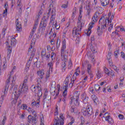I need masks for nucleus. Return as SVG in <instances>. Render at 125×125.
I'll return each instance as SVG.
<instances>
[{"label": "nucleus", "mask_w": 125, "mask_h": 125, "mask_svg": "<svg viewBox=\"0 0 125 125\" xmlns=\"http://www.w3.org/2000/svg\"><path fill=\"white\" fill-rule=\"evenodd\" d=\"M40 98H39L36 102L34 101L32 102L31 105L32 107H36V108H40V106L41 105L40 104Z\"/></svg>", "instance_id": "6ab92c4d"}, {"label": "nucleus", "mask_w": 125, "mask_h": 125, "mask_svg": "<svg viewBox=\"0 0 125 125\" xmlns=\"http://www.w3.org/2000/svg\"><path fill=\"white\" fill-rule=\"evenodd\" d=\"M65 120V117L63 114H61L60 115V119H58L56 123H55L53 125H64V120Z\"/></svg>", "instance_id": "9b49d317"}, {"label": "nucleus", "mask_w": 125, "mask_h": 125, "mask_svg": "<svg viewBox=\"0 0 125 125\" xmlns=\"http://www.w3.org/2000/svg\"><path fill=\"white\" fill-rule=\"evenodd\" d=\"M87 56L90 58L92 63L94 64L95 63V58L94 57L92 53L90 52H88L87 54Z\"/></svg>", "instance_id": "f3484780"}, {"label": "nucleus", "mask_w": 125, "mask_h": 125, "mask_svg": "<svg viewBox=\"0 0 125 125\" xmlns=\"http://www.w3.org/2000/svg\"><path fill=\"white\" fill-rule=\"evenodd\" d=\"M48 19V16H44L42 19L40 23V28H42V31H44L46 28V24H47V20Z\"/></svg>", "instance_id": "1a4fd4ad"}, {"label": "nucleus", "mask_w": 125, "mask_h": 125, "mask_svg": "<svg viewBox=\"0 0 125 125\" xmlns=\"http://www.w3.org/2000/svg\"><path fill=\"white\" fill-rule=\"evenodd\" d=\"M39 88H41V84L40 83L38 84V85L37 87L35 86V85H33L31 86V89L33 92H36V91L39 89Z\"/></svg>", "instance_id": "412c9836"}, {"label": "nucleus", "mask_w": 125, "mask_h": 125, "mask_svg": "<svg viewBox=\"0 0 125 125\" xmlns=\"http://www.w3.org/2000/svg\"><path fill=\"white\" fill-rule=\"evenodd\" d=\"M57 87L58 88V89L57 90V94H56V96H57L58 95V94H59V91H60V84H58L57 85Z\"/></svg>", "instance_id": "8fccbe9b"}, {"label": "nucleus", "mask_w": 125, "mask_h": 125, "mask_svg": "<svg viewBox=\"0 0 125 125\" xmlns=\"http://www.w3.org/2000/svg\"><path fill=\"white\" fill-rule=\"evenodd\" d=\"M109 65L111 67H112V68L113 69V70H114V71L117 72V73H119L118 68L115 65H113V62H109Z\"/></svg>", "instance_id": "c85d7f7f"}, {"label": "nucleus", "mask_w": 125, "mask_h": 125, "mask_svg": "<svg viewBox=\"0 0 125 125\" xmlns=\"http://www.w3.org/2000/svg\"><path fill=\"white\" fill-rule=\"evenodd\" d=\"M17 7L21 10L22 8V3H21V0H18L17 2Z\"/></svg>", "instance_id": "a19ab883"}, {"label": "nucleus", "mask_w": 125, "mask_h": 125, "mask_svg": "<svg viewBox=\"0 0 125 125\" xmlns=\"http://www.w3.org/2000/svg\"><path fill=\"white\" fill-rule=\"evenodd\" d=\"M53 64H52V62H49L48 63V67L49 68V71H47L46 74V78L48 79L50 76V72H52Z\"/></svg>", "instance_id": "4468645a"}, {"label": "nucleus", "mask_w": 125, "mask_h": 125, "mask_svg": "<svg viewBox=\"0 0 125 125\" xmlns=\"http://www.w3.org/2000/svg\"><path fill=\"white\" fill-rule=\"evenodd\" d=\"M66 42H64V41L62 42V48L61 52H62V59L63 61H64V64L63 66L65 67L66 66L65 62H67V56L64 55V52H65V49H66Z\"/></svg>", "instance_id": "423d86ee"}, {"label": "nucleus", "mask_w": 125, "mask_h": 125, "mask_svg": "<svg viewBox=\"0 0 125 125\" xmlns=\"http://www.w3.org/2000/svg\"><path fill=\"white\" fill-rule=\"evenodd\" d=\"M5 121H6V117H4L2 122L0 123V125H4L5 124Z\"/></svg>", "instance_id": "864d4df0"}, {"label": "nucleus", "mask_w": 125, "mask_h": 125, "mask_svg": "<svg viewBox=\"0 0 125 125\" xmlns=\"http://www.w3.org/2000/svg\"><path fill=\"white\" fill-rule=\"evenodd\" d=\"M75 80H76V78L75 77V75H73V79H71V82L69 84L70 87H72V86H73V84H74L75 83Z\"/></svg>", "instance_id": "4c0bfd02"}, {"label": "nucleus", "mask_w": 125, "mask_h": 125, "mask_svg": "<svg viewBox=\"0 0 125 125\" xmlns=\"http://www.w3.org/2000/svg\"><path fill=\"white\" fill-rule=\"evenodd\" d=\"M72 112H73L75 115H78V114H79V110L77 109V108L72 109Z\"/></svg>", "instance_id": "de8ad7c7"}, {"label": "nucleus", "mask_w": 125, "mask_h": 125, "mask_svg": "<svg viewBox=\"0 0 125 125\" xmlns=\"http://www.w3.org/2000/svg\"><path fill=\"white\" fill-rule=\"evenodd\" d=\"M68 7V4H63L62 5V8H63L64 9H66Z\"/></svg>", "instance_id": "680f3d73"}, {"label": "nucleus", "mask_w": 125, "mask_h": 125, "mask_svg": "<svg viewBox=\"0 0 125 125\" xmlns=\"http://www.w3.org/2000/svg\"><path fill=\"white\" fill-rule=\"evenodd\" d=\"M93 100L94 101V104L96 105H97V104H100L99 103V100L97 97H96L95 96H93Z\"/></svg>", "instance_id": "7c9ffc66"}, {"label": "nucleus", "mask_w": 125, "mask_h": 125, "mask_svg": "<svg viewBox=\"0 0 125 125\" xmlns=\"http://www.w3.org/2000/svg\"><path fill=\"white\" fill-rule=\"evenodd\" d=\"M111 53H109L107 56V60H108L109 61V63H111V62H112L111 61Z\"/></svg>", "instance_id": "49530a36"}, {"label": "nucleus", "mask_w": 125, "mask_h": 125, "mask_svg": "<svg viewBox=\"0 0 125 125\" xmlns=\"http://www.w3.org/2000/svg\"><path fill=\"white\" fill-rule=\"evenodd\" d=\"M35 52L36 49L33 47V46L31 45L28 50V54H29V55H32V56H33V55H35Z\"/></svg>", "instance_id": "a211bd4d"}, {"label": "nucleus", "mask_w": 125, "mask_h": 125, "mask_svg": "<svg viewBox=\"0 0 125 125\" xmlns=\"http://www.w3.org/2000/svg\"><path fill=\"white\" fill-rule=\"evenodd\" d=\"M115 16V14H112L111 12L108 13V16H104L101 18L100 20L99 23V26L97 30H103V29H105L107 27V23H109V18L110 17V20H113L114 19V17Z\"/></svg>", "instance_id": "f257e3e1"}, {"label": "nucleus", "mask_w": 125, "mask_h": 125, "mask_svg": "<svg viewBox=\"0 0 125 125\" xmlns=\"http://www.w3.org/2000/svg\"><path fill=\"white\" fill-rule=\"evenodd\" d=\"M94 23V21L90 22L89 24V28H88V30H86L85 31V33L87 35V36H89L90 35L91 33V28L93 27Z\"/></svg>", "instance_id": "dca6fc26"}, {"label": "nucleus", "mask_w": 125, "mask_h": 125, "mask_svg": "<svg viewBox=\"0 0 125 125\" xmlns=\"http://www.w3.org/2000/svg\"><path fill=\"white\" fill-rule=\"evenodd\" d=\"M50 99H51V96L50 95V93H48L47 89H45V92L43 96V102H44V108H46L48 107V105H46V104H48L49 103V101H50Z\"/></svg>", "instance_id": "20e7f679"}, {"label": "nucleus", "mask_w": 125, "mask_h": 125, "mask_svg": "<svg viewBox=\"0 0 125 125\" xmlns=\"http://www.w3.org/2000/svg\"><path fill=\"white\" fill-rule=\"evenodd\" d=\"M107 90L108 92H112V90L111 89V87L108 86L107 87Z\"/></svg>", "instance_id": "69168bd1"}, {"label": "nucleus", "mask_w": 125, "mask_h": 125, "mask_svg": "<svg viewBox=\"0 0 125 125\" xmlns=\"http://www.w3.org/2000/svg\"><path fill=\"white\" fill-rule=\"evenodd\" d=\"M94 92V89H93V88L92 87L90 88V91H89L90 93H93Z\"/></svg>", "instance_id": "774afa93"}, {"label": "nucleus", "mask_w": 125, "mask_h": 125, "mask_svg": "<svg viewBox=\"0 0 125 125\" xmlns=\"http://www.w3.org/2000/svg\"><path fill=\"white\" fill-rule=\"evenodd\" d=\"M87 73L91 77H93L92 72H91V65L88 64L87 67Z\"/></svg>", "instance_id": "bb28decb"}, {"label": "nucleus", "mask_w": 125, "mask_h": 125, "mask_svg": "<svg viewBox=\"0 0 125 125\" xmlns=\"http://www.w3.org/2000/svg\"><path fill=\"white\" fill-rule=\"evenodd\" d=\"M21 110H26L27 109V105L23 104L21 106Z\"/></svg>", "instance_id": "3c124183"}, {"label": "nucleus", "mask_w": 125, "mask_h": 125, "mask_svg": "<svg viewBox=\"0 0 125 125\" xmlns=\"http://www.w3.org/2000/svg\"><path fill=\"white\" fill-rule=\"evenodd\" d=\"M82 15H80L78 17V21L77 23V26L74 28L73 30V36H77L81 34V31L82 30V27L83 26V21L82 20Z\"/></svg>", "instance_id": "7ed1b4c3"}, {"label": "nucleus", "mask_w": 125, "mask_h": 125, "mask_svg": "<svg viewBox=\"0 0 125 125\" xmlns=\"http://www.w3.org/2000/svg\"><path fill=\"white\" fill-rule=\"evenodd\" d=\"M70 81H71V77L69 76L66 78L65 80L64 81V85H66L67 87H68V83H69Z\"/></svg>", "instance_id": "c756f323"}, {"label": "nucleus", "mask_w": 125, "mask_h": 125, "mask_svg": "<svg viewBox=\"0 0 125 125\" xmlns=\"http://www.w3.org/2000/svg\"><path fill=\"white\" fill-rule=\"evenodd\" d=\"M50 23H52L53 26H54V27L56 28V29L57 30H58V29H59V28H60V26L56 25V21L54 20L51 22H50Z\"/></svg>", "instance_id": "e433bc0d"}, {"label": "nucleus", "mask_w": 125, "mask_h": 125, "mask_svg": "<svg viewBox=\"0 0 125 125\" xmlns=\"http://www.w3.org/2000/svg\"><path fill=\"white\" fill-rule=\"evenodd\" d=\"M82 113L84 116H86V115H88V116H91L93 113L92 107L90 105H88L87 107V109L84 108L82 109Z\"/></svg>", "instance_id": "6e6552de"}, {"label": "nucleus", "mask_w": 125, "mask_h": 125, "mask_svg": "<svg viewBox=\"0 0 125 125\" xmlns=\"http://www.w3.org/2000/svg\"><path fill=\"white\" fill-rule=\"evenodd\" d=\"M118 55H119V50H117V51L114 52V56H115V57L116 58H118Z\"/></svg>", "instance_id": "bf43d9fd"}, {"label": "nucleus", "mask_w": 125, "mask_h": 125, "mask_svg": "<svg viewBox=\"0 0 125 125\" xmlns=\"http://www.w3.org/2000/svg\"><path fill=\"white\" fill-rule=\"evenodd\" d=\"M98 18H99V13L96 12L92 18L93 22H97L98 21Z\"/></svg>", "instance_id": "4be33fe9"}, {"label": "nucleus", "mask_w": 125, "mask_h": 125, "mask_svg": "<svg viewBox=\"0 0 125 125\" xmlns=\"http://www.w3.org/2000/svg\"><path fill=\"white\" fill-rule=\"evenodd\" d=\"M20 95V93H17V90L15 89L13 92V94L12 95V104L16 105V103H17V99H18V97Z\"/></svg>", "instance_id": "0eeeda50"}, {"label": "nucleus", "mask_w": 125, "mask_h": 125, "mask_svg": "<svg viewBox=\"0 0 125 125\" xmlns=\"http://www.w3.org/2000/svg\"><path fill=\"white\" fill-rule=\"evenodd\" d=\"M41 125H44V119H43V115L42 114L40 116Z\"/></svg>", "instance_id": "ea45409f"}, {"label": "nucleus", "mask_w": 125, "mask_h": 125, "mask_svg": "<svg viewBox=\"0 0 125 125\" xmlns=\"http://www.w3.org/2000/svg\"><path fill=\"white\" fill-rule=\"evenodd\" d=\"M38 74L41 77V79H42V76L44 75V70H42L38 71Z\"/></svg>", "instance_id": "72a5a7b5"}, {"label": "nucleus", "mask_w": 125, "mask_h": 125, "mask_svg": "<svg viewBox=\"0 0 125 125\" xmlns=\"http://www.w3.org/2000/svg\"><path fill=\"white\" fill-rule=\"evenodd\" d=\"M80 94L78 93H76L74 94V96H70V103H73L76 106H79L80 105V102H79V96Z\"/></svg>", "instance_id": "39448f33"}, {"label": "nucleus", "mask_w": 125, "mask_h": 125, "mask_svg": "<svg viewBox=\"0 0 125 125\" xmlns=\"http://www.w3.org/2000/svg\"><path fill=\"white\" fill-rule=\"evenodd\" d=\"M59 46H60V40L58 39L57 41V48H59Z\"/></svg>", "instance_id": "5fc2aeb1"}, {"label": "nucleus", "mask_w": 125, "mask_h": 125, "mask_svg": "<svg viewBox=\"0 0 125 125\" xmlns=\"http://www.w3.org/2000/svg\"><path fill=\"white\" fill-rule=\"evenodd\" d=\"M37 95L38 97H41L42 95V90L41 89V88L38 89V92L37 93Z\"/></svg>", "instance_id": "a18cd8bd"}, {"label": "nucleus", "mask_w": 125, "mask_h": 125, "mask_svg": "<svg viewBox=\"0 0 125 125\" xmlns=\"http://www.w3.org/2000/svg\"><path fill=\"white\" fill-rule=\"evenodd\" d=\"M121 57H122V58L125 60V54L123 52H121Z\"/></svg>", "instance_id": "0e129e2a"}, {"label": "nucleus", "mask_w": 125, "mask_h": 125, "mask_svg": "<svg viewBox=\"0 0 125 125\" xmlns=\"http://www.w3.org/2000/svg\"><path fill=\"white\" fill-rule=\"evenodd\" d=\"M48 11L47 13L48 16H48V17H49V16L48 15H49L50 13V11H51L52 15L51 17V21H50V23H51L52 21H54V20H55V18H53V16H55V8H53V7H52V8L51 7H49Z\"/></svg>", "instance_id": "9d476101"}, {"label": "nucleus", "mask_w": 125, "mask_h": 125, "mask_svg": "<svg viewBox=\"0 0 125 125\" xmlns=\"http://www.w3.org/2000/svg\"><path fill=\"white\" fill-rule=\"evenodd\" d=\"M96 75L97 76V79H100V77H101L102 74H101V72H100V71L98 70L97 71Z\"/></svg>", "instance_id": "79ce46f5"}, {"label": "nucleus", "mask_w": 125, "mask_h": 125, "mask_svg": "<svg viewBox=\"0 0 125 125\" xmlns=\"http://www.w3.org/2000/svg\"><path fill=\"white\" fill-rule=\"evenodd\" d=\"M28 122H29V123L32 122V123H33V124H36L37 122V119L35 116L33 117L31 115H29L28 117Z\"/></svg>", "instance_id": "aec40b11"}, {"label": "nucleus", "mask_w": 125, "mask_h": 125, "mask_svg": "<svg viewBox=\"0 0 125 125\" xmlns=\"http://www.w3.org/2000/svg\"><path fill=\"white\" fill-rule=\"evenodd\" d=\"M56 54L54 53V52H52L51 55V58L52 59V60L56 58Z\"/></svg>", "instance_id": "603ef678"}, {"label": "nucleus", "mask_w": 125, "mask_h": 125, "mask_svg": "<svg viewBox=\"0 0 125 125\" xmlns=\"http://www.w3.org/2000/svg\"><path fill=\"white\" fill-rule=\"evenodd\" d=\"M27 79L24 80L23 83L21 86V90L20 91V92H22L23 93H26L28 91V85H27Z\"/></svg>", "instance_id": "f8f14e48"}, {"label": "nucleus", "mask_w": 125, "mask_h": 125, "mask_svg": "<svg viewBox=\"0 0 125 125\" xmlns=\"http://www.w3.org/2000/svg\"><path fill=\"white\" fill-rule=\"evenodd\" d=\"M74 122H75V119L73 118H71V122L69 123H68V125H72L73 124H74Z\"/></svg>", "instance_id": "052dcab7"}, {"label": "nucleus", "mask_w": 125, "mask_h": 125, "mask_svg": "<svg viewBox=\"0 0 125 125\" xmlns=\"http://www.w3.org/2000/svg\"><path fill=\"white\" fill-rule=\"evenodd\" d=\"M125 32V28L124 27H117L115 29V33L116 35H118V32Z\"/></svg>", "instance_id": "5701e85b"}, {"label": "nucleus", "mask_w": 125, "mask_h": 125, "mask_svg": "<svg viewBox=\"0 0 125 125\" xmlns=\"http://www.w3.org/2000/svg\"><path fill=\"white\" fill-rule=\"evenodd\" d=\"M40 66H41V62H36V66L37 68H40Z\"/></svg>", "instance_id": "e2e57ef3"}, {"label": "nucleus", "mask_w": 125, "mask_h": 125, "mask_svg": "<svg viewBox=\"0 0 125 125\" xmlns=\"http://www.w3.org/2000/svg\"><path fill=\"white\" fill-rule=\"evenodd\" d=\"M55 116H58V107H56V111L55 112Z\"/></svg>", "instance_id": "338daca9"}, {"label": "nucleus", "mask_w": 125, "mask_h": 125, "mask_svg": "<svg viewBox=\"0 0 125 125\" xmlns=\"http://www.w3.org/2000/svg\"><path fill=\"white\" fill-rule=\"evenodd\" d=\"M104 118L105 119V121L108 122L109 124H114V120H113V118H111V116H109V113L106 112L104 113Z\"/></svg>", "instance_id": "ddd939ff"}, {"label": "nucleus", "mask_w": 125, "mask_h": 125, "mask_svg": "<svg viewBox=\"0 0 125 125\" xmlns=\"http://www.w3.org/2000/svg\"><path fill=\"white\" fill-rule=\"evenodd\" d=\"M8 7V5H6V4H5L4 5V8L5 10L3 11V16H6V15H7V8Z\"/></svg>", "instance_id": "473e14b6"}, {"label": "nucleus", "mask_w": 125, "mask_h": 125, "mask_svg": "<svg viewBox=\"0 0 125 125\" xmlns=\"http://www.w3.org/2000/svg\"><path fill=\"white\" fill-rule=\"evenodd\" d=\"M40 21V20L38 19H35V22L34 24V27L33 28V30L36 31V29H37V26H38V24H39V21Z\"/></svg>", "instance_id": "f704fd0d"}, {"label": "nucleus", "mask_w": 125, "mask_h": 125, "mask_svg": "<svg viewBox=\"0 0 125 125\" xmlns=\"http://www.w3.org/2000/svg\"><path fill=\"white\" fill-rule=\"evenodd\" d=\"M67 88H68L67 85H64L63 86V89L64 90L63 92V96H64V97L67 95Z\"/></svg>", "instance_id": "c9c22d12"}, {"label": "nucleus", "mask_w": 125, "mask_h": 125, "mask_svg": "<svg viewBox=\"0 0 125 125\" xmlns=\"http://www.w3.org/2000/svg\"><path fill=\"white\" fill-rule=\"evenodd\" d=\"M55 85L56 83H52L51 85V88H50V92L52 95H56L57 93V89H55Z\"/></svg>", "instance_id": "2eb2a0df"}, {"label": "nucleus", "mask_w": 125, "mask_h": 125, "mask_svg": "<svg viewBox=\"0 0 125 125\" xmlns=\"http://www.w3.org/2000/svg\"><path fill=\"white\" fill-rule=\"evenodd\" d=\"M100 1L103 6H106L109 4V0H100Z\"/></svg>", "instance_id": "b1692460"}, {"label": "nucleus", "mask_w": 125, "mask_h": 125, "mask_svg": "<svg viewBox=\"0 0 125 125\" xmlns=\"http://www.w3.org/2000/svg\"><path fill=\"white\" fill-rule=\"evenodd\" d=\"M45 54H46V53L45 52V51L44 50H42L41 52V55L42 57H43L44 56H45Z\"/></svg>", "instance_id": "13d9d810"}, {"label": "nucleus", "mask_w": 125, "mask_h": 125, "mask_svg": "<svg viewBox=\"0 0 125 125\" xmlns=\"http://www.w3.org/2000/svg\"><path fill=\"white\" fill-rule=\"evenodd\" d=\"M42 12H43V10L41 9L38 12V15L36 16V19H38L40 20V18H41V17H42Z\"/></svg>", "instance_id": "cd10ccee"}, {"label": "nucleus", "mask_w": 125, "mask_h": 125, "mask_svg": "<svg viewBox=\"0 0 125 125\" xmlns=\"http://www.w3.org/2000/svg\"><path fill=\"white\" fill-rule=\"evenodd\" d=\"M11 46H14L16 44V39L14 37L10 38Z\"/></svg>", "instance_id": "a878e982"}, {"label": "nucleus", "mask_w": 125, "mask_h": 125, "mask_svg": "<svg viewBox=\"0 0 125 125\" xmlns=\"http://www.w3.org/2000/svg\"><path fill=\"white\" fill-rule=\"evenodd\" d=\"M16 26H17V30H20L21 29V23L19 21L18 19L16 20Z\"/></svg>", "instance_id": "2f4dec72"}, {"label": "nucleus", "mask_w": 125, "mask_h": 125, "mask_svg": "<svg viewBox=\"0 0 125 125\" xmlns=\"http://www.w3.org/2000/svg\"><path fill=\"white\" fill-rule=\"evenodd\" d=\"M107 26L108 27V31L109 32H113L114 31V27H113V24L111 23V21L109 22L107 24Z\"/></svg>", "instance_id": "393cba45"}, {"label": "nucleus", "mask_w": 125, "mask_h": 125, "mask_svg": "<svg viewBox=\"0 0 125 125\" xmlns=\"http://www.w3.org/2000/svg\"><path fill=\"white\" fill-rule=\"evenodd\" d=\"M15 81H16V76H11L7 80L6 85L5 86V89L4 91V95L7 94L8 89L11 90L13 88V86L15 85Z\"/></svg>", "instance_id": "f03ea898"}, {"label": "nucleus", "mask_w": 125, "mask_h": 125, "mask_svg": "<svg viewBox=\"0 0 125 125\" xmlns=\"http://www.w3.org/2000/svg\"><path fill=\"white\" fill-rule=\"evenodd\" d=\"M12 48H11V47H10V46H8V52H7V55H10V54H11V52H12Z\"/></svg>", "instance_id": "c03bdc74"}, {"label": "nucleus", "mask_w": 125, "mask_h": 125, "mask_svg": "<svg viewBox=\"0 0 125 125\" xmlns=\"http://www.w3.org/2000/svg\"><path fill=\"white\" fill-rule=\"evenodd\" d=\"M28 112L29 113V114H33V115L36 116V111L30 107L28 109Z\"/></svg>", "instance_id": "58836bf2"}, {"label": "nucleus", "mask_w": 125, "mask_h": 125, "mask_svg": "<svg viewBox=\"0 0 125 125\" xmlns=\"http://www.w3.org/2000/svg\"><path fill=\"white\" fill-rule=\"evenodd\" d=\"M90 49L93 53H95V52H96V49H95V47H94L92 45L90 46Z\"/></svg>", "instance_id": "37998d69"}, {"label": "nucleus", "mask_w": 125, "mask_h": 125, "mask_svg": "<svg viewBox=\"0 0 125 125\" xmlns=\"http://www.w3.org/2000/svg\"><path fill=\"white\" fill-rule=\"evenodd\" d=\"M95 89L97 91L100 89V86L99 85H95Z\"/></svg>", "instance_id": "6e6d98bb"}, {"label": "nucleus", "mask_w": 125, "mask_h": 125, "mask_svg": "<svg viewBox=\"0 0 125 125\" xmlns=\"http://www.w3.org/2000/svg\"><path fill=\"white\" fill-rule=\"evenodd\" d=\"M118 118H119V119L121 120H124V115L123 114H119L118 115Z\"/></svg>", "instance_id": "4d7b16f0"}, {"label": "nucleus", "mask_w": 125, "mask_h": 125, "mask_svg": "<svg viewBox=\"0 0 125 125\" xmlns=\"http://www.w3.org/2000/svg\"><path fill=\"white\" fill-rule=\"evenodd\" d=\"M104 73L106 74V75H108V76H110V71H109V70L107 69V68L106 67L104 68Z\"/></svg>", "instance_id": "09e8293b"}]
</instances>
